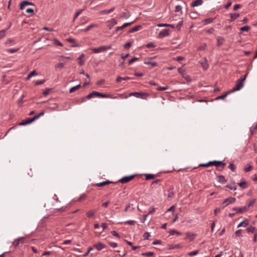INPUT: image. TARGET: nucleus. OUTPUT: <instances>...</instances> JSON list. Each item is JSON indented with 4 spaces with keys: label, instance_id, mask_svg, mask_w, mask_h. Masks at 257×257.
I'll return each instance as SVG.
<instances>
[{
    "label": "nucleus",
    "instance_id": "56",
    "mask_svg": "<svg viewBox=\"0 0 257 257\" xmlns=\"http://www.w3.org/2000/svg\"><path fill=\"white\" fill-rule=\"evenodd\" d=\"M257 130V123L253 126L252 128H251V135L253 134V132Z\"/></svg>",
    "mask_w": 257,
    "mask_h": 257
},
{
    "label": "nucleus",
    "instance_id": "5",
    "mask_svg": "<svg viewBox=\"0 0 257 257\" xmlns=\"http://www.w3.org/2000/svg\"><path fill=\"white\" fill-rule=\"evenodd\" d=\"M135 175H132L128 176H124L121 178L118 182H120L122 184H125L132 180L135 178Z\"/></svg>",
    "mask_w": 257,
    "mask_h": 257
},
{
    "label": "nucleus",
    "instance_id": "12",
    "mask_svg": "<svg viewBox=\"0 0 257 257\" xmlns=\"http://www.w3.org/2000/svg\"><path fill=\"white\" fill-rule=\"evenodd\" d=\"M116 24L117 21L114 19H112L110 20L107 21V25L109 29H111L113 26Z\"/></svg>",
    "mask_w": 257,
    "mask_h": 257
},
{
    "label": "nucleus",
    "instance_id": "59",
    "mask_svg": "<svg viewBox=\"0 0 257 257\" xmlns=\"http://www.w3.org/2000/svg\"><path fill=\"white\" fill-rule=\"evenodd\" d=\"M241 6L239 4H236L234 6L233 10L237 11L238 9H240Z\"/></svg>",
    "mask_w": 257,
    "mask_h": 257
},
{
    "label": "nucleus",
    "instance_id": "32",
    "mask_svg": "<svg viewBox=\"0 0 257 257\" xmlns=\"http://www.w3.org/2000/svg\"><path fill=\"white\" fill-rule=\"evenodd\" d=\"M255 201V199H252L250 201L249 203L247 204V205L244 206L245 208H246V210H247L250 206H252L254 204Z\"/></svg>",
    "mask_w": 257,
    "mask_h": 257
},
{
    "label": "nucleus",
    "instance_id": "35",
    "mask_svg": "<svg viewBox=\"0 0 257 257\" xmlns=\"http://www.w3.org/2000/svg\"><path fill=\"white\" fill-rule=\"evenodd\" d=\"M250 28L248 26H245L240 28V30L242 32H247L250 30Z\"/></svg>",
    "mask_w": 257,
    "mask_h": 257
},
{
    "label": "nucleus",
    "instance_id": "4",
    "mask_svg": "<svg viewBox=\"0 0 257 257\" xmlns=\"http://www.w3.org/2000/svg\"><path fill=\"white\" fill-rule=\"evenodd\" d=\"M130 96H134L138 98H141L142 99H146L148 94L144 92H132L129 94Z\"/></svg>",
    "mask_w": 257,
    "mask_h": 257
},
{
    "label": "nucleus",
    "instance_id": "63",
    "mask_svg": "<svg viewBox=\"0 0 257 257\" xmlns=\"http://www.w3.org/2000/svg\"><path fill=\"white\" fill-rule=\"evenodd\" d=\"M26 12L29 14H33L34 13V10L32 8H28L26 10Z\"/></svg>",
    "mask_w": 257,
    "mask_h": 257
},
{
    "label": "nucleus",
    "instance_id": "23",
    "mask_svg": "<svg viewBox=\"0 0 257 257\" xmlns=\"http://www.w3.org/2000/svg\"><path fill=\"white\" fill-rule=\"evenodd\" d=\"M238 185L242 189H245L248 187V184L245 181L241 182L238 183Z\"/></svg>",
    "mask_w": 257,
    "mask_h": 257
},
{
    "label": "nucleus",
    "instance_id": "43",
    "mask_svg": "<svg viewBox=\"0 0 257 257\" xmlns=\"http://www.w3.org/2000/svg\"><path fill=\"white\" fill-rule=\"evenodd\" d=\"M96 26V25H95L94 24H91L88 26H87L85 29H84V31L85 32H87L88 31H89L91 28L94 27Z\"/></svg>",
    "mask_w": 257,
    "mask_h": 257
},
{
    "label": "nucleus",
    "instance_id": "40",
    "mask_svg": "<svg viewBox=\"0 0 257 257\" xmlns=\"http://www.w3.org/2000/svg\"><path fill=\"white\" fill-rule=\"evenodd\" d=\"M145 64H149V65H151V66L152 67H155L156 66L158 65V64L157 63L155 62H151V61H149V62H145Z\"/></svg>",
    "mask_w": 257,
    "mask_h": 257
},
{
    "label": "nucleus",
    "instance_id": "6",
    "mask_svg": "<svg viewBox=\"0 0 257 257\" xmlns=\"http://www.w3.org/2000/svg\"><path fill=\"white\" fill-rule=\"evenodd\" d=\"M28 5L34 6V4L32 2H30L27 1H24L22 2V3L20 4V9L21 10H24V8L26 6H28Z\"/></svg>",
    "mask_w": 257,
    "mask_h": 257
},
{
    "label": "nucleus",
    "instance_id": "19",
    "mask_svg": "<svg viewBox=\"0 0 257 257\" xmlns=\"http://www.w3.org/2000/svg\"><path fill=\"white\" fill-rule=\"evenodd\" d=\"M142 28V26L141 25H138L132 29H131L128 32L129 33H134V32H137L138 31H139L140 30H141Z\"/></svg>",
    "mask_w": 257,
    "mask_h": 257
},
{
    "label": "nucleus",
    "instance_id": "30",
    "mask_svg": "<svg viewBox=\"0 0 257 257\" xmlns=\"http://www.w3.org/2000/svg\"><path fill=\"white\" fill-rule=\"evenodd\" d=\"M256 230V228L254 226H250L249 227H247L246 228V231L247 232L249 233H252Z\"/></svg>",
    "mask_w": 257,
    "mask_h": 257
},
{
    "label": "nucleus",
    "instance_id": "48",
    "mask_svg": "<svg viewBox=\"0 0 257 257\" xmlns=\"http://www.w3.org/2000/svg\"><path fill=\"white\" fill-rule=\"evenodd\" d=\"M139 59L137 57H134V58H133L132 59H131L130 60H129L128 61V63L130 65L132 64V63H133L134 62H135V61H136L137 60H138Z\"/></svg>",
    "mask_w": 257,
    "mask_h": 257
},
{
    "label": "nucleus",
    "instance_id": "50",
    "mask_svg": "<svg viewBox=\"0 0 257 257\" xmlns=\"http://www.w3.org/2000/svg\"><path fill=\"white\" fill-rule=\"evenodd\" d=\"M45 80H41L40 81H36L35 82V85H38L40 84H42L45 82Z\"/></svg>",
    "mask_w": 257,
    "mask_h": 257
},
{
    "label": "nucleus",
    "instance_id": "37",
    "mask_svg": "<svg viewBox=\"0 0 257 257\" xmlns=\"http://www.w3.org/2000/svg\"><path fill=\"white\" fill-rule=\"evenodd\" d=\"M230 92H227L225 94L222 95H221V96H219L218 97H216V100H219V99H224L227 96V95Z\"/></svg>",
    "mask_w": 257,
    "mask_h": 257
},
{
    "label": "nucleus",
    "instance_id": "55",
    "mask_svg": "<svg viewBox=\"0 0 257 257\" xmlns=\"http://www.w3.org/2000/svg\"><path fill=\"white\" fill-rule=\"evenodd\" d=\"M167 89H168V86L159 87L158 88H157V90L158 91H164V90H167Z\"/></svg>",
    "mask_w": 257,
    "mask_h": 257
},
{
    "label": "nucleus",
    "instance_id": "62",
    "mask_svg": "<svg viewBox=\"0 0 257 257\" xmlns=\"http://www.w3.org/2000/svg\"><path fill=\"white\" fill-rule=\"evenodd\" d=\"M111 233L114 236L117 237L118 238H120L119 235L115 231H112L111 232Z\"/></svg>",
    "mask_w": 257,
    "mask_h": 257
},
{
    "label": "nucleus",
    "instance_id": "61",
    "mask_svg": "<svg viewBox=\"0 0 257 257\" xmlns=\"http://www.w3.org/2000/svg\"><path fill=\"white\" fill-rule=\"evenodd\" d=\"M54 43L56 45L59 46H63L62 44L60 41H59L58 40H56V39L54 40Z\"/></svg>",
    "mask_w": 257,
    "mask_h": 257
},
{
    "label": "nucleus",
    "instance_id": "41",
    "mask_svg": "<svg viewBox=\"0 0 257 257\" xmlns=\"http://www.w3.org/2000/svg\"><path fill=\"white\" fill-rule=\"evenodd\" d=\"M198 252H199V250H194V251H193L191 252H189L188 253V255H189V256H193V255H195L197 254L198 253Z\"/></svg>",
    "mask_w": 257,
    "mask_h": 257
},
{
    "label": "nucleus",
    "instance_id": "49",
    "mask_svg": "<svg viewBox=\"0 0 257 257\" xmlns=\"http://www.w3.org/2000/svg\"><path fill=\"white\" fill-rule=\"evenodd\" d=\"M228 168L231 170L232 171L234 172L235 170V167L233 164L230 163L229 166Z\"/></svg>",
    "mask_w": 257,
    "mask_h": 257
},
{
    "label": "nucleus",
    "instance_id": "33",
    "mask_svg": "<svg viewBox=\"0 0 257 257\" xmlns=\"http://www.w3.org/2000/svg\"><path fill=\"white\" fill-rule=\"evenodd\" d=\"M95 213V210H90L86 213V215L88 217L90 218L94 215Z\"/></svg>",
    "mask_w": 257,
    "mask_h": 257
},
{
    "label": "nucleus",
    "instance_id": "14",
    "mask_svg": "<svg viewBox=\"0 0 257 257\" xmlns=\"http://www.w3.org/2000/svg\"><path fill=\"white\" fill-rule=\"evenodd\" d=\"M232 210L235 211L237 213H241L247 211L246 208L244 206L239 208L234 207L232 208Z\"/></svg>",
    "mask_w": 257,
    "mask_h": 257
},
{
    "label": "nucleus",
    "instance_id": "11",
    "mask_svg": "<svg viewBox=\"0 0 257 257\" xmlns=\"http://www.w3.org/2000/svg\"><path fill=\"white\" fill-rule=\"evenodd\" d=\"M106 246L101 242H98L97 243L94 244L93 246V248H95L97 250H101V249L104 248Z\"/></svg>",
    "mask_w": 257,
    "mask_h": 257
},
{
    "label": "nucleus",
    "instance_id": "29",
    "mask_svg": "<svg viewBox=\"0 0 257 257\" xmlns=\"http://www.w3.org/2000/svg\"><path fill=\"white\" fill-rule=\"evenodd\" d=\"M120 224L124 223L125 224H128V225H134L136 223V221L135 220H128L126 221H125L124 222H120Z\"/></svg>",
    "mask_w": 257,
    "mask_h": 257
},
{
    "label": "nucleus",
    "instance_id": "8",
    "mask_svg": "<svg viewBox=\"0 0 257 257\" xmlns=\"http://www.w3.org/2000/svg\"><path fill=\"white\" fill-rule=\"evenodd\" d=\"M219 163L217 162V161H210L205 164H201L199 165L200 167H209L211 166L214 165Z\"/></svg>",
    "mask_w": 257,
    "mask_h": 257
},
{
    "label": "nucleus",
    "instance_id": "45",
    "mask_svg": "<svg viewBox=\"0 0 257 257\" xmlns=\"http://www.w3.org/2000/svg\"><path fill=\"white\" fill-rule=\"evenodd\" d=\"M160 181H161L160 179H158V180H156L155 181H153L152 183V184H151L152 187H156V185H157L159 183V182H160Z\"/></svg>",
    "mask_w": 257,
    "mask_h": 257
},
{
    "label": "nucleus",
    "instance_id": "1",
    "mask_svg": "<svg viewBox=\"0 0 257 257\" xmlns=\"http://www.w3.org/2000/svg\"><path fill=\"white\" fill-rule=\"evenodd\" d=\"M247 73L243 77H241L239 79H238L236 82L234 87L232 90L231 92H234L235 91H238L240 90L244 86V80L246 79Z\"/></svg>",
    "mask_w": 257,
    "mask_h": 257
},
{
    "label": "nucleus",
    "instance_id": "2",
    "mask_svg": "<svg viewBox=\"0 0 257 257\" xmlns=\"http://www.w3.org/2000/svg\"><path fill=\"white\" fill-rule=\"evenodd\" d=\"M95 97H100L103 98H108L110 97V95L106 94L104 93H101L99 92H97L95 91H92L91 93H89L86 96L87 99H90Z\"/></svg>",
    "mask_w": 257,
    "mask_h": 257
},
{
    "label": "nucleus",
    "instance_id": "58",
    "mask_svg": "<svg viewBox=\"0 0 257 257\" xmlns=\"http://www.w3.org/2000/svg\"><path fill=\"white\" fill-rule=\"evenodd\" d=\"M150 236V233L148 232H145L144 234L143 237L145 239H148L149 236Z\"/></svg>",
    "mask_w": 257,
    "mask_h": 257
},
{
    "label": "nucleus",
    "instance_id": "21",
    "mask_svg": "<svg viewBox=\"0 0 257 257\" xmlns=\"http://www.w3.org/2000/svg\"><path fill=\"white\" fill-rule=\"evenodd\" d=\"M248 224V221L247 219H245L244 221L240 222L238 225L237 227H240L241 226L245 227Z\"/></svg>",
    "mask_w": 257,
    "mask_h": 257
},
{
    "label": "nucleus",
    "instance_id": "27",
    "mask_svg": "<svg viewBox=\"0 0 257 257\" xmlns=\"http://www.w3.org/2000/svg\"><path fill=\"white\" fill-rule=\"evenodd\" d=\"M145 177L146 180L153 179L155 178V175L151 174H145Z\"/></svg>",
    "mask_w": 257,
    "mask_h": 257
},
{
    "label": "nucleus",
    "instance_id": "31",
    "mask_svg": "<svg viewBox=\"0 0 257 257\" xmlns=\"http://www.w3.org/2000/svg\"><path fill=\"white\" fill-rule=\"evenodd\" d=\"M176 13H180L181 15L182 14V7L180 5L176 6L175 7V10Z\"/></svg>",
    "mask_w": 257,
    "mask_h": 257
},
{
    "label": "nucleus",
    "instance_id": "46",
    "mask_svg": "<svg viewBox=\"0 0 257 257\" xmlns=\"http://www.w3.org/2000/svg\"><path fill=\"white\" fill-rule=\"evenodd\" d=\"M5 33H6V30H5L0 31V39H2L5 37V36H6Z\"/></svg>",
    "mask_w": 257,
    "mask_h": 257
},
{
    "label": "nucleus",
    "instance_id": "25",
    "mask_svg": "<svg viewBox=\"0 0 257 257\" xmlns=\"http://www.w3.org/2000/svg\"><path fill=\"white\" fill-rule=\"evenodd\" d=\"M81 87V85L80 84H78L75 86H74L72 88H71L70 89V93H73V92H74L75 91H76V90H77L78 89H79Z\"/></svg>",
    "mask_w": 257,
    "mask_h": 257
},
{
    "label": "nucleus",
    "instance_id": "39",
    "mask_svg": "<svg viewBox=\"0 0 257 257\" xmlns=\"http://www.w3.org/2000/svg\"><path fill=\"white\" fill-rule=\"evenodd\" d=\"M226 187L230 190H235L236 189V187L233 184H228L226 186Z\"/></svg>",
    "mask_w": 257,
    "mask_h": 257
},
{
    "label": "nucleus",
    "instance_id": "20",
    "mask_svg": "<svg viewBox=\"0 0 257 257\" xmlns=\"http://www.w3.org/2000/svg\"><path fill=\"white\" fill-rule=\"evenodd\" d=\"M230 16L231 19L229 21L230 22H232L239 17V14L237 13L230 14Z\"/></svg>",
    "mask_w": 257,
    "mask_h": 257
},
{
    "label": "nucleus",
    "instance_id": "9",
    "mask_svg": "<svg viewBox=\"0 0 257 257\" xmlns=\"http://www.w3.org/2000/svg\"><path fill=\"white\" fill-rule=\"evenodd\" d=\"M235 200H236V199L233 197H229V198H226L223 202V203H226V204L223 207L228 205L230 204L234 203L235 201Z\"/></svg>",
    "mask_w": 257,
    "mask_h": 257
},
{
    "label": "nucleus",
    "instance_id": "13",
    "mask_svg": "<svg viewBox=\"0 0 257 257\" xmlns=\"http://www.w3.org/2000/svg\"><path fill=\"white\" fill-rule=\"evenodd\" d=\"M168 35H169V29H164L163 31H161L159 34V37L160 38H163Z\"/></svg>",
    "mask_w": 257,
    "mask_h": 257
},
{
    "label": "nucleus",
    "instance_id": "64",
    "mask_svg": "<svg viewBox=\"0 0 257 257\" xmlns=\"http://www.w3.org/2000/svg\"><path fill=\"white\" fill-rule=\"evenodd\" d=\"M183 20H182L181 21H180L177 25L176 27L178 29H180L181 28V27H182V24H183Z\"/></svg>",
    "mask_w": 257,
    "mask_h": 257
},
{
    "label": "nucleus",
    "instance_id": "54",
    "mask_svg": "<svg viewBox=\"0 0 257 257\" xmlns=\"http://www.w3.org/2000/svg\"><path fill=\"white\" fill-rule=\"evenodd\" d=\"M235 234L236 235V236H241L242 235H241V229H239V230H237L235 231Z\"/></svg>",
    "mask_w": 257,
    "mask_h": 257
},
{
    "label": "nucleus",
    "instance_id": "53",
    "mask_svg": "<svg viewBox=\"0 0 257 257\" xmlns=\"http://www.w3.org/2000/svg\"><path fill=\"white\" fill-rule=\"evenodd\" d=\"M146 47L149 48H152L155 47V45L153 43H150L147 44Z\"/></svg>",
    "mask_w": 257,
    "mask_h": 257
},
{
    "label": "nucleus",
    "instance_id": "57",
    "mask_svg": "<svg viewBox=\"0 0 257 257\" xmlns=\"http://www.w3.org/2000/svg\"><path fill=\"white\" fill-rule=\"evenodd\" d=\"M29 74H30V76H31V77H32L33 76H34L37 75V71L36 70H34L32 71V72H31L29 73Z\"/></svg>",
    "mask_w": 257,
    "mask_h": 257
},
{
    "label": "nucleus",
    "instance_id": "3",
    "mask_svg": "<svg viewBox=\"0 0 257 257\" xmlns=\"http://www.w3.org/2000/svg\"><path fill=\"white\" fill-rule=\"evenodd\" d=\"M111 46H102L98 48H95L92 49V52L94 53H97L105 51L106 50L111 49Z\"/></svg>",
    "mask_w": 257,
    "mask_h": 257
},
{
    "label": "nucleus",
    "instance_id": "52",
    "mask_svg": "<svg viewBox=\"0 0 257 257\" xmlns=\"http://www.w3.org/2000/svg\"><path fill=\"white\" fill-rule=\"evenodd\" d=\"M86 195L85 194H81L80 197L77 199V201H81L84 199L86 198Z\"/></svg>",
    "mask_w": 257,
    "mask_h": 257
},
{
    "label": "nucleus",
    "instance_id": "60",
    "mask_svg": "<svg viewBox=\"0 0 257 257\" xmlns=\"http://www.w3.org/2000/svg\"><path fill=\"white\" fill-rule=\"evenodd\" d=\"M50 90H51V89H49V88H48V89H46L43 91V95H44V96H46V95H48V94L49 93V92H50Z\"/></svg>",
    "mask_w": 257,
    "mask_h": 257
},
{
    "label": "nucleus",
    "instance_id": "42",
    "mask_svg": "<svg viewBox=\"0 0 257 257\" xmlns=\"http://www.w3.org/2000/svg\"><path fill=\"white\" fill-rule=\"evenodd\" d=\"M170 234L171 235H174V234H177L178 235H181V233L178 231H177L175 230H171L169 232Z\"/></svg>",
    "mask_w": 257,
    "mask_h": 257
},
{
    "label": "nucleus",
    "instance_id": "47",
    "mask_svg": "<svg viewBox=\"0 0 257 257\" xmlns=\"http://www.w3.org/2000/svg\"><path fill=\"white\" fill-rule=\"evenodd\" d=\"M154 254L153 252H147L145 253H142V255L143 256H152Z\"/></svg>",
    "mask_w": 257,
    "mask_h": 257
},
{
    "label": "nucleus",
    "instance_id": "51",
    "mask_svg": "<svg viewBox=\"0 0 257 257\" xmlns=\"http://www.w3.org/2000/svg\"><path fill=\"white\" fill-rule=\"evenodd\" d=\"M55 67L61 69L64 67V65L62 63H60L58 64L57 65H56Z\"/></svg>",
    "mask_w": 257,
    "mask_h": 257
},
{
    "label": "nucleus",
    "instance_id": "28",
    "mask_svg": "<svg viewBox=\"0 0 257 257\" xmlns=\"http://www.w3.org/2000/svg\"><path fill=\"white\" fill-rule=\"evenodd\" d=\"M214 19H215V18H210L205 19L203 21V22H204V24L206 25V24L211 23Z\"/></svg>",
    "mask_w": 257,
    "mask_h": 257
},
{
    "label": "nucleus",
    "instance_id": "16",
    "mask_svg": "<svg viewBox=\"0 0 257 257\" xmlns=\"http://www.w3.org/2000/svg\"><path fill=\"white\" fill-rule=\"evenodd\" d=\"M203 4L202 0H196L192 2L191 4V6L192 7H197L198 6H200Z\"/></svg>",
    "mask_w": 257,
    "mask_h": 257
},
{
    "label": "nucleus",
    "instance_id": "15",
    "mask_svg": "<svg viewBox=\"0 0 257 257\" xmlns=\"http://www.w3.org/2000/svg\"><path fill=\"white\" fill-rule=\"evenodd\" d=\"M112 183L113 182L112 181H109V180H106L105 181H103V182H101V183H96V184H95V185L96 186H97V187H103V186H104L105 185L110 184Z\"/></svg>",
    "mask_w": 257,
    "mask_h": 257
},
{
    "label": "nucleus",
    "instance_id": "10",
    "mask_svg": "<svg viewBox=\"0 0 257 257\" xmlns=\"http://www.w3.org/2000/svg\"><path fill=\"white\" fill-rule=\"evenodd\" d=\"M25 238L24 237H20L17 239H16L13 242V245L15 247H17L20 243H24V241H21V240H24Z\"/></svg>",
    "mask_w": 257,
    "mask_h": 257
},
{
    "label": "nucleus",
    "instance_id": "17",
    "mask_svg": "<svg viewBox=\"0 0 257 257\" xmlns=\"http://www.w3.org/2000/svg\"><path fill=\"white\" fill-rule=\"evenodd\" d=\"M196 234L194 233H186V238L193 241L196 237Z\"/></svg>",
    "mask_w": 257,
    "mask_h": 257
},
{
    "label": "nucleus",
    "instance_id": "34",
    "mask_svg": "<svg viewBox=\"0 0 257 257\" xmlns=\"http://www.w3.org/2000/svg\"><path fill=\"white\" fill-rule=\"evenodd\" d=\"M224 39L222 37H218L217 38V46H220L222 45Z\"/></svg>",
    "mask_w": 257,
    "mask_h": 257
},
{
    "label": "nucleus",
    "instance_id": "22",
    "mask_svg": "<svg viewBox=\"0 0 257 257\" xmlns=\"http://www.w3.org/2000/svg\"><path fill=\"white\" fill-rule=\"evenodd\" d=\"M114 7H113L109 10H102L101 12H100V14H109V13L112 12L114 11Z\"/></svg>",
    "mask_w": 257,
    "mask_h": 257
},
{
    "label": "nucleus",
    "instance_id": "36",
    "mask_svg": "<svg viewBox=\"0 0 257 257\" xmlns=\"http://www.w3.org/2000/svg\"><path fill=\"white\" fill-rule=\"evenodd\" d=\"M252 169V166L249 165V164H247V166L244 168V171L245 172H248L249 171H250Z\"/></svg>",
    "mask_w": 257,
    "mask_h": 257
},
{
    "label": "nucleus",
    "instance_id": "38",
    "mask_svg": "<svg viewBox=\"0 0 257 257\" xmlns=\"http://www.w3.org/2000/svg\"><path fill=\"white\" fill-rule=\"evenodd\" d=\"M19 48L17 49H7L6 51L11 53H14L18 51Z\"/></svg>",
    "mask_w": 257,
    "mask_h": 257
},
{
    "label": "nucleus",
    "instance_id": "24",
    "mask_svg": "<svg viewBox=\"0 0 257 257\" xmlns=\"http://www.w3.org/2000/svg\"><path fill=\"white\" fill-rule=\"evenodd\" d=\"M218 181L222 184H224L226 182V180L225 178V177L223 175H219L218 177Z\"/></svg>",
    "mask_w": 257,
    "mask_h": 257
},
{
    "label": "nucleus",
    "instance_id": "26",
    "mask_svg": "<svg viewBox=\"0 0 257 257\" xmlns=\"http://www.w3.org/2000/svg\"><path fill=\"white\" fill-rule=\"evenodd\" d=\"M84 57V54H82L78 58V59L79 60V61L78 62L79 64L80 65V66H82L83 65H84V60H82V59Z\"/></svg>",
    "mask_w": 257,
    "mask_h": 257
},
{
    "label": "nucleus",
    "instance_id": "18",
    "mask_svg": "<svg viewBox=\"0 0 257 257\" xmlns=\"http://www.w3.org/2000/svg\"><path fill=\"white\" fill-rule=\"evenodd\" d=\"M32 122L30 118H29L27 119H25L22 120L21 122L19 123L20 125H25L28 124H29L30 123Z\"/></svg>",
    "mask_w": 257,
    "mask_h": 257
},
{
    "label": "nucleus",
    "instance_id": "44",
    "mask_svg": "<svg viewBox=\"0 0 257 257\" xmlns=\"http://www.w3.org/2000/svg\"><path fill=\"white\" fill-rule=\"evenodd\" d=\"M158 26L159 27H169L172 28H175V26L172 24H159Z\"/></svg>",
    "mask_w": 257,
    "mask_h": 257
},
{
    "label": "nucleus",
    "instance_id": "7",
    "mask_svg": "<svg viewBox=\"0 0 257 257\" xmlns=\"http://www.w3.org/2000/svg\"><path fill=\"white\" fill-rule=\"evenodd\" d=\"M217 162L219 163L214 165V166H215L216 167V169L218 171H222L223 169V168H224V167L225 166L226 164L223 163L222 161H217Z\"/></svg>",
    "mask_w": 257,
    "mask_h": 257
}]
</instances>
